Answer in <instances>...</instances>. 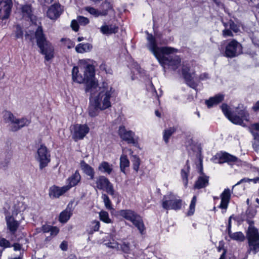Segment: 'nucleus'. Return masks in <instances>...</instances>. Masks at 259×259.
I'll return each mask as SVG.
<instances>
[{"label":"nucleus","mask_w":259,"mask_h":259,"mask_svg":"<svg viewBox=\"0 0 259 259\" xmlns=\"http://www.w3.org/2000/svg\"><path fill=\"white\" fill-rule=\"evenodd\" d=\"M59 230L56 227H51V229L50 230L51 235L53 236H56L59 233Z\"/></svg>","instance_id":"obj_55"},{"label":"nucleus","mask_w":259,"mask_h":259,"mask_svg":"<svg viewBox=\"0 0 259 259\" xmlns=\"http://www.w3.org/2000/svg\"><path fill=\"white\" fill-rule=\"evenodd\" d=\"M119 134L121 139L128 143H135V133L131 131H127L125 127L120 126L119 128Z\"/></svg>","instance_id":"obj_14"},{"label":"nucleus","mask_w":259,"mask_h":259,"mask_svg":"<svg viewBox=\"0 0 259 259\" xmlns=\"http://www.w3.org/2000/svg\"><path fill=\"white\" fill-rule=\"evenodd\" d=\"M252 108L254 111L259 110V101L254 105Z\"/></svg>","instance_id":"obj_61"},{"label":"nucleus","mask_w":259,"mask_h":259,"mask_svg":"<svg viewBox=\"0 0 259 259\" xmlns=\"http://www.w3.org/2000/svg\"><path fill=\"white\" fill-rule=\"evenodd\" d=\"M26 208V205L22 201H14L12 205L10 207L7 212V214L20 218L21 220H24L23 213Z\"/></svg>","instance_id":"obj_9"},{"label":"nucleus","mask_w":259,"mask_h":259,"mask_svg":"<svg viewBox=\"0 0 259 259\" xmlns=\"http://www.w3.org/2000/svg\"><path fill=\"white\" fill-rule=\"evenodd\" d=\"M77 21L81 25H86L89 23V20L87 18L79 16L77 18Z\"/></svg>","instance_id":"obj_53"},{"label":"nucleus","mask_w":259,"mask_h":259,"mask_svg":"<svg viewBox=\"0 0 259 259\" xmlns=\"http://www.w3.org/2000/svg\"><path fill=\"white\" fill-rule=\"evenodd\" d=\"M72 79L75 82L84 83L87 91L95 84L97 80L93 61L88 59L79 60L72 69Z\"/></svg>","instance_id":"obj_1"},{"label":"nucleus","mask_w":259,"mask_h":259,"mask_svg":"<svg viewBox=\"0 0 259 259\" xmlns=\"http://www.w3.org/2000/svg\"><path fill=\"white\" fill-rule=\"evenodd\" d=\"M250 248L253 249L255 251L259 250V241H252V243L251 242H248Z\"/></svg>","instance_id":"obj_51"},{"label":"nucleus","mask_w":259,"mask_h":259,"mask_svg":"<svg viewBox=\"0 0 259 259\" xmlns=\"http://www.w3.org/2000/svg\"><path fill=\"white\" fill-rule=\"evenodd\" d=\"M92 49V46L89 43L79 44L75 47V51L78 53H85L90 52Z\"/></svg>","instance_id":"obj_26"},{"label":"nucleus","mask_w":259,"mask_h":259,"mask_svg":"<svg viewBox=\"0 0 259 259\" xmlns=\"http://www.w3.org/2000/svg\"><path fill=\"white\" fill-rule=\"evenodd\" d=\"M90 131L89 126L86 124H76L72 126L71 135L75 141L82 139Z\"/></svg>","instance_id":"obj_10"},{"label":"nucleus","mask_w":259,"mask_h":259,"mask_svg":"<svg viewBox=\"0 0 259 259\" xmlns=\"http://www.w3.org/2000/svg\"><path fill=\"white\" fill-rule=\"evenodd\" d=\"M99 108L93 104L92 101L90 100V105L89 107L88 113L90 116L94 117L98 114Z\"/></svg>","instance_id":"obj_37"},{"label":"nucleus","mask_w":259,"mask_h":259,"mask_svg":"<svg viewBox=\"0 0 259 259\" xmlns=\"http://www.w3.org/2000/svg\"><path fill=\"white\" fill-rule=\"evenodd\" d=\"M100 223L98 221H94L91 223V229L90 233L92 234L94 232L98 231L99 230Z\"/></svg>","instance_id":"obj_48"},{"label":"nucleus","mask_w":259,"mask_h":259,"mask_svg":"<svg viewBox=\"0 0 259 259\" xmlns=\"http://www.w3.org/2000/svg\"><path fill=\"white\" fill-rule=\"evenodd\" d=\"M68 191V187L63 186L59 187L53 186L49 189V195L51 198H58Z\"/></svg>","instance_id":"obj_16"},{"label":"nucleus","mask_w":259,"mask_h":259,"mask_svg":"<svg viewBox=\"0 0 259 259\" xmlns=\"http://www.w3.org/2000/svg\"><path fill=\"white\" fill-rule=\"evenodd\" d=\"M61 41L63 45L69 49L73 48L75 46V43L68 38H62Z\"/></svg>","instance_id":"obj_47"},{"label":"nucleus","mask_w":259,"mask_h":259,"mask_svg":"<svg viewBox=\"0 0 259 259\" xmlns=\"http://www.w3.org/2000/svg\"><path fill=\"white\" fill-rule=\"evenodd\" d=\"M36 159L39 163V166L41 168L46 167L50 162L51 160L50 153L47 147L41 144L37 148Z\"/></svg>","instance_id":"obj_8"},{"label":"nucleus","mask_w":259,"mask_h":259,"mask_svg":"<svg viewBox=\"0 0 259 259\" xmlns=\"http://www.w3.org/2000/svg\"><path fill=\"white\" fill-rule=\"evenodd\" d=\"M231 192L230 189H226L221 195V203L220 207L222 209H226L230 199Z\"/></svg>","instance_id":"obj_22"},{"label":"nucleus","mask_w":259,"mask_h":259,"mask_svg":"<svg viewBox=\"0 0 259 259\" xmlns=\"http://www.w3.org/2000/svg\"><path fill=\"white\" fill-rule=\"evenodd\" d=\"M85 10L95 17L106 15V11H101L100 10H98L93 7H87Z\"/></svg>","instance_id":"obj_32"},{"label":"nucleus","mask_w":259,"mask_h":259,"mask_svg":"<svg viewBox=\"0 0 259 259\" xmlns=\"http://www.w3.org/2000/svg\"><path fill=\"white\" fill-rule=\"evenodd\" d=\"M223 157L225 161L227 162L235 163L238 164H239V163L241 162L240 160L237 157L228 153L224 154Z\"/></svg>","instance_id":"obj_38"},{"label":"nucleus","mask_w":259,"mask_h":259,"mask_svg":"<svg viewBox=\"0 0 259 259\" xmlns=\"http://www.w3.org/2000/svg\"><path fill=\"white\" fill-rule=\"evenodd\" d=\"M95 187L99 190H105L111 195L114 194L113 185L104 176H100L96 178Z\"/></svg>","instance_id":"obj_11"},{"label":"nucleus","mask_w":259,"mask_h":259,"mask_svg":"<svg viewBox=\"0 0 259 259\" xmlns=\"http://www.w3.org/2000/svg\"><path fill=\"white\" fill-rule=\"evenodd\" d=\"M71 27L74 31H78L79 27H78V23L76 20H73L72 21L71 23Z\"/></svg>","instance_id":"obj_54"},{"label":"nucleus","mask_w":259,"mask_h":259,"mask_svg":"<svg viewBox=\"0 0 259 259\" xmlns=\"http://www.w3.org/2000/svg\"><path fill=\"white\" fill-rule=\"evenodd\" d=\"M0 5V19H5L8 18L11 10L12 0H2Z\"/></svg>","instance_id":"obj_13"},{"label":"nucleus","mask_w":259,"mask_h":259,"mask_svg":"<svg viewBox=\"0 0 259 259\" xmlns=\"http://www.w3.org/2000/svg\"><path fill=\"white\" fill-rule=\"evenodd\" d=\"M4 118L7 122H10L12 126L16 117L10 112L6 111L4 114Z\"/></svg>","instance_id":"obj_39"},{"label":"nucleus","mask_w":259,"mask_h":259,"mask_svg":"<svg viewBox=\"0 0 259 259\" xmlns=\"http://www.w3.org/2000/svg\"><path fill=\"white\" fill-rule=\"evenodd\" d=\"M247 237L248 242H251V243L254 241H259V233L257 230L250 226L247 232Z\"/></svg>","instance_id":"obj_23"},{"label":"nucleus","mask_w":259,"mask_h":259,"mask_svg":"<svg viewBox=\"0 0 259 259\" xmlns=\"http://www.w3.org/2000/svg\"><path fill=\"white\" fill-rule=\"evenodd\" d=\"M100 70H102V71H105L106 72H107V66L104 63H102V64L100 65Z\"/></svg>","instance_id":"obj_60"},{"label":"nucleus","mask_w":259,"mask_h":259,"mask_svg":"<svg viewBox=\"0 0 259 259\" xmlns=\"http://www.w3.org/2000/svg\"><path fill=\"white\" fill-rule=\"evenodd\" d=\"M125 253H128L130 250V244L121 240L119 243V249Z\"/></svg>","instance_id":"obj_42"},{"label":"nucleus","mask_w":259,"mask_h":259,"mask_svg":"<svg viewBox=\"0 0 259 259\" xmlns=\"http://www.w3.org/2000/svg\"><path fill=\"white\" fill-rule=\"evenodd\" d=\"M224 99L223 95H218L213 97L210 98L208 100L206 101V104L208 107H211L214 105L221 102Z\"/></svg>","instance_id":"obj_27"},{"label":"nucleus","mask_w":259,"mask_h":259,"mask_svg":"<svg viewBox=\"0 0 259 259\" xmlns=\"http://www.w3.org/2000/svg\"><path fill=\"white\" fill-rule=\"evenodd\" d=\"M39 1L42 4H50L51 3L52 0H39Z\"/></svg>","instance_id":"obj_63"},{"label":"nucleus","mask_w":259,"mask_h":259,"mask_svg":"<svg viewBox=\"0 0 259 259\" xmlns=\"http://www.w3.org/2000/svg\"><path fill=\"white\" fill-rule=\"evenodd\" d=\"M37 44L40 49L41 53L45 55L46 60L49 61L54 58V47L50 42L47 41L43 34L41 27H38L35 32Z\"/></svg>","instance_id":"obj_4"},{"label":"nucleus","mask_w":259,"mask_h":259,"mask_svg":"<svg viewBox=\"0 0 259 259\" xmlns=\"http://www.w3.org/2000/svg\"><path fill=\"white\" fill-rule=\"evenodd\" d=\"M113 169L112 165L106 161L102 162L98 166V170L102 172L110 174Z\"/></svg>","instance_id":"obj_28"},{"label":"nucleus","mask_w":259,"mask_h":259,"mask_svg":"<svg viewBox=\"0 0 259 259\" xmlns=\"http://www.w3.org/2000/svg\"><path fill=\"white\" fill-rule=\"evenodd\" d=\"M132 162L133 164V167L134 169L137 172L139 170L140 165V158L134 155L132 157Z\"/></svg>","instance_id":"obj_40"},{"label":"nucleus","mask_w":259,"mask_h":259,"mask_svg":"<svg viewBox=\"0 0 259 259\" xmlns=\"http://www.w3.org/2000/svg\"><path fill=\"white\" fill-rule=\"evenodd\" d=\"M21 11L24 17H28L30 19H32V9L30 5H26L23 6L21 8Z\"/></svg>","instance_id":"obj_35"},{"label":"nucleus","mask_w":259,"mask_h":259,"mask_svg":"<svg viewBox=\"0 0 259 259\" xmlns=\"http://www.w3.org/2000/svg\"><path fill=\"white\" fill-rule=\"evenodd\" d=\"M188 170H185L184 169H183L182 170V172H181V175H182V177L183 180V182H184V184L185 186L186 187H187L188 183Z\"/></svg>","instance_id":"obj_50"},{"label":"nucleus","mask_w":259,"mask_h":259,"mask_svg":"<svg viewBox=\"0 0 259 259\" xmlns=\"http://www.w3.org/2000/svg\"><path fill=\"white\" fill-rule=\"evenodd\" d=\"M230 28L235 32H237L240 31L239 27L237 25H235L234 23L230 25Z\"/></svg>","instance_id":"obj_57"},{"label":"nucleus","mask_w":259,"mask_h":259,"mask_svg":"<svg viewBox=\"0 0 259 259\" xmlns=\"http://www.w3.org/2000/svg\"><path fill=\"white\" fill-rule=\"evenodd\" d=\"M241 52V45L236 41L232 40L226 46L225 55L228 57H233L240 54Z\"/></svg>","instance_id":"obj_12"},{"label":"nucleus","mask_w":259,"mask_h":259,"mask_svg":"<svg viewBox=\"0 0 259 259\" xmlns=\"http://www.w3.org/2000/svg\"><path fill=\"white\" fill-rule=\"evenodd\" d=\"M229 235L230 238L234 240L242 241L245 239V236L241 232H237L234 233L229 232Z\"/></svg>","instance_id":"obj_36"},{"label":"nucleus","mask_w":259,"mask_h":259,"mask_svg":"<svg viewBox=\"0 0 259 259\" xmlns=\"http://www.w3.org/2000/svg\"><path fill=\"white\" fill-rule=\"evenodd\" d=\"M117 215L131 222L142 233L145 227L141 218L131 209H121L117 212Z\"/></svg>","instance_id":"obj_6"},{"label":"nucleus","mask_w":259,"mask_h":259,"mask_svg":"<svg viewBox=\"0 0 259 259\" xmlns=\"http://www.w3.org/2000/svg\"><path fill=\"white\" fill-rule=\"evenodd\" d=\"M51 227H52V226H49L48 225H44L43 226H42L41 229L42 231L44 232H49L50 231V230L51 229Z\"/></svg>","instance_id":"obj_56"},{"label":"nucleus","mask_w":259,"mask_h":259,"mask_svg":"<svg viewBox=\"0 0 259 259\" xmlns=\"http://www.w3.org/2000/svg\"><path fill=\"white\" fill-rule=\"evenodd\" d=\"M232 218V217H230L229 219V222H228V231H230V228H231V219Z\"/></svg>","instance_id":"obj_64"},{"label":"nucleus","mask_w":259,"mask_h":259,"mask_svg":"<svg viewBox=\"0 0 259 259\" xmlns=\"http://www.w3.org/2000/svg\"><path fill=\"white\" fill-rule=\"evenodd\" d=\"M72 213L69 210H65L62 211L59 215V221L61 223H66L70 219Z\"/></svg>","instance_id":"obj_34"},{"label":"nucleus","mask_w":259,"mask_h":259,"mask_svg":"<svg viewBox=\"0 0 259 259\" xmlns=\"http://www.w3.org/2000/svg\"><path fill=\"white\" fill-rule=\"evenodd\" d=\"M99 217L100 220L106 224H111L113 223V221L110 218L109 213L108 212L105 210H101L99 212Z\"/></svg>","instance_id":"obj_33"},{"label":"nucleus","mask_w":259,"mask_h":259,"mask_svg":"<svg viewBox=\"0 0 259 259\" xmlns=\"http://www.w3.org/2000/svg\"><path fill=\"white\" fill-rule=\"evenodd\" d=\"M182 71L184 77L188 81H190L194 79L195 74L193 69L186 66L183 68Z\"/></svg>","instance_id":"obj_30"},{"label":"nucleus","mask_w":259,"mask_h":259,"mask_svg":"<svg viewBox=\"0 0 259 259\" xmlns=\"http://www.w3.org/2000/svg\"><path fill=\"white\" fill-rule=\"evenodd\" d=\"M147 40L149 49L162 65H168L173 70L177 69L181 65L179 57L175 56L170 60L168 59L169 55L177 52V50L170 47H157L154 38L151 34L148 35Z\"/></svg>","instance_id":"obj_3"},{"label":"nucleus","mask_w":259,"mask_h":259,"mask_svg":"<svg viewBox=\"0 0 259 259\" xmlns=\"http://www.w3.org/2000/svg\"><path fill=\"white\" fill-rule=\"evenodd\" d=\"M80 167L82 172L90 177V179L93 180L95 177L94 169L84 161L80 162Z\"/></svg>","instance_id":"obj_20"},{"label":"nucleus","mask_w":259,"mask_h":259,"mask_svg":"<svg viewBox=\"0 0 259 259\" xmlns=\"http://www.w3.org/2000/svg\"><path fill=\"white\" fill-rule=\"evenodd\" d=\"M14 249L15 250H19L21 249V246L19 244H15Z\"/></svg>","instance_id":"obj_62"},{"label":"nucleus","mask_w":259,"mask_h":259,"mask_svg":"<svg viewBox=\"0 0 259 259\" xmlns=\"http://www.w3.org/2000/svg\"><path fill=\"white\" fill-rule=\"evenodd\" d=\"M196 203V197L194 196L192 198L191 202L189 206V210L188 211V214L189 215H192L195 211V207Z\"/></svg>","instance_id":"obj_45"},{"label":"nucleus","mask_w":259,"mask_h":259,"mask_svg":"<svg viewBox=\"0 0 259 259\" xmlns=\"http://www.w3.org/2000/svg\"><path fill=\"white\" fill-rule=\"evenodd\" d=\"M121 240L118 239L115 236H112L111 239L106 244L108 247L119 249V243Z\"/></svg>","instance_id":"obj_31"},{"label":"nucleus","mask_w":259,"mask_h":259,"mask_svg":"<svg viewBox=\"0 0 259 259\" xmlns=\"http://www.w3.org/2000/svg\"><path fill=\"white\" fill-rule=\"evenodd\" d=\"M102 198L103 200L104 205L106 209L108 210L113 209V208L112 206L111 202L108 196L106 194H103Z\"/></svg>","instance_id":"obj_41"},{"label":"nucleus","mask_w":259,"mask_h":259,"mask_svg":"<svg viewBox=\"0 0 259 259\" xmlns=\"http://www.w3.org/2000/svg\"><path fill=\"white\" fill-rule=\"evenodd\" d=\"M81 176L78 171H76L67 179V185L65 186L68 187V190L73 187L77 185L80 181Z\"/></svg>","instance_id":"obj_21"},{"label":"nucleus","mask_w":259,"mask_h":259,"mask_svg":"<svg viewBox=\"0 0 259 259\" xmlns=\"http://www.w3.org/2000/svg\"><path fill=\"white\" fill-rule=\"evenodd\" d=\"M100 29L103 34L109 35L117 33L118 31V27L115 24H104Z\"/></svg>","instance_id":"obj_19"},{"label":"nucleus","mask_w":259,"mask_h":259,"mask_svg":"<svg viewBox=\"0 0 259 259\" xmlns=\"http://www.w3.org/2000/svg\"><path fill=\"white\" fill-rule=\"evenodd\" d=\"M196 203V197L194 196L192 198L191 202L189 206V210L188 211V214L189 215H192L195 211V207Z\"/></svg>","instance_id":"obj_46"},{"label":"nucleus","mask_w":259,"mask_h":259,"mask_svg":"<svg viewBox=\"0 0 259 259\" xmlns=\"http://www.w3.org/2000/svg\"><path fill=\"white\" fill-rule=\"evenodd\" d=\"M60 248L63 250H66L67 249V243L66 242H63L60 244Z\"/></svg>","instance_id":"obj_59"},{"label":"nucleus","mask_w":259,"mask_h":259,"mask_svg":"<svg viewBox=\"0 0 259 259\" xmlns=\"http://www.w3.org/2000/svg\"><path fill=\"white\" fill-rule=\"evenodd\" d=\"M87 91L91 94L90 100L100 110H105L111 106V98L115 90L107 82L99 84L97 81Z\"/></svg>","instance_id":"obj_2"},{"label":"nucleus","mask_w":259,"mask_h":259,"mask_svg":"<svg viewBox=\"0 0 259 259\" xmlns=\"http://www.w3.org/2000/svg\"><path fill=\"white\" fill-rule=\"evenodd\" d=\"M251 133L254 137V142L253 144V147L255 150L259 149V135L254 133L253 130L259 131V123L253 124L251 126Z\"/></svg>","instance_id":"obj_25"},{"label":"nucleus","mask_w":259,"mask_h":259,"mask_svg":"<svg viewBox=\"0 0 259 259\" xmlns=\"http://www.w3.org/2000/svg\"><path fill=\"white\" fill-rule=\"evenodd\" d=\"M29 123V121L26 118H17L16 117L12 126L13 127L14 131H17L20 128L28 125Z\"/></svg>","instance_id":"obj_24"},{"label":"nucleus","mask_w":259,"mask_h":259,"mask_svg":"<svg viewBox=\"0 0 259 259\" xmlns=\"http://www.w3.org/2000/svg\"><path fill=\"white\" fill-rule=\"evenodd\" d=\"M23 35V33L22 29L19 27L17 26L16 27L15 30L14 31V36L16 39L22 38Z\"/></svg>","instance_id":"obj_49"},{"label":"nucleus","mask_w":259,"mask_h":259,"mask_svg":"<svg viewBox=\"0 0 259 259\" xmlns=\"http://www.w3.org/2000/svg\"><path fill=\"white\" fill-rule=\"evenodd\" d=\"M62 12V8L59 5H54L48 9L47 16L52 20H55L59 17Z\"/></svg>","instance_id":"obj_18"},{"label":"nucleus","mask_w":259,"mask_h":259,"mask_svg":"<svg viewBox=\"0 0 259 259\" xmlns=\"http://www.w3.org/2000/svg\"><path fill=\"white\" fill-rule=\"evenodd\" d=\"M174 132L175 130L172 128H170L164 131L163 134V139L165 143H167L168 142V140L170 137L174 133Z\"/></svg>","instance_id":"obj_44"},{"label":"nucleus","mask_w":259,"mask_h":259,"mask_svg":"<svg viewBox=\"0 0 259 259\" xmlns=\"http://www.w3.org/2000/svg\"><path fill=\"white\" fill-rule=\"evenodd\" d=\"M132 151L130 149L125 148L120 158V168L122 172L125 173V169L130 166V161L127 157V155H131Z\"/></svg>","instance_id":"obj_15"},{"label":"nucleus","mask_w":259,"mask_h":259,"mask_svg":"<svg viewBox=\"0 0 259 259\" xmlns=\"http://www.w3.org/2000/svg\"><path fill=\"white\" fill-rule=\"evenodd\" d=\"M162 207L166 210H178L182 208V200L172 193L164 195L161 201Z\"/></svg>","instance_id":"obj_7"},{"label":"nucleus","mask_w":259,"mask_h":259,"mask_svg":"<svg viewBox=\"0 0 259 259\" xmlns=\"http://www.w3.org/2000/svg\"><path fill=\"white\" fill-rule=\"evenodd\" d=\"M10 243L9 241L4 238H0V246L3 248L9 247Z\"/></svg>","instance_id":"obj_52"},{"label":"nucleus","mask_w":259,"mask_h":259,"mask_svg":"<svg viewBox=\"0 0 259 259\" xmlns=\"http://www.w3.org/2000/svg\"><path fill=\"white\" fill-rule=\"evenodd\" d=\"M223 35L224 36H232V34L230 30L228 29H225L223 32Z\"/></svg>","instance_id":"obj_58"},{"label":"nucleus","mask_w":259,"mask_h":259,"mask_svg":"<svg viewBox=\"0 0 259 259\" xmlns=\"http://www.w3.org/2000/svg\"><path fill=\"white\" fill-rule=\"evenodd\" d=\"M208 184V178L206 176L200 177L194 185L195 189H201L206 187Z\"/></svg>","instance_id":"obj_29"},{"label":"nucleus","mask_w":259,"mask_h":259,"mask_svg":"<svg viewBox=\"0 0 259 259\" xmlns=\"http://www.w3.org/2000/svg\"><path fill=\"white\" fill-rule=\"evenodd\" d=\"M111 9H112V5L110 4V3L107 1H105L101 5L100 11H106V15H107L108 14V11Z\"/></svg>","instance_id":"obj_43"},{"label":"nucleus","mask_w":259,"mask_h":259,"mask_svg":"<svg viewBox=\"0 0 259 259\" xmlns=\"http://www.w3.org/2000/svg\"><path fill=\"white\" fill-rule=\"evenodd\" d=\"M222 109L226 116L234 124L244 126L245 125L244 122H247L249 120V115L245 110L236 111L238 115H235L231 113L230 108L226 104L222 105Z\"/></svg>","instance_id":"obj_5"},{"label":"nucleus","mask_w":259,"mask_h":259,"mask_svg":"<svg viewBox=\"0 0 259 259\" xmlns=\"http://www.w3.org/2000/svg\"><path fill=\"white\" fill-rule=\"evenodd\" d=\"M15 217L6 214V220L8 229L12 233H14L18 229L20 221L16 220Z\"/></svg>","instance_id":"obj_17"}]
</instances>
